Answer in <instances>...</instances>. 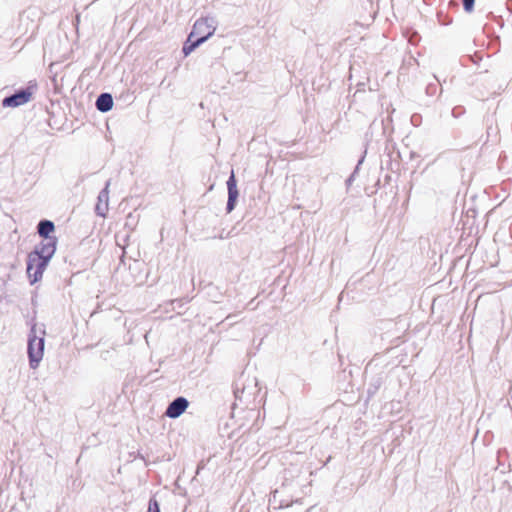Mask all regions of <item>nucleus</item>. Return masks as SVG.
Listing matches in <instances>:
<instances>
[{
    "label": "nucleus",
    "instance_id": "aec40b11",
    "mask_svg": "<svg viewBox=\"0 0 512 512\" xmlns=\"http://www.w3.org/2000/svg\"><path fill=\"white\" fill-rule=\"evenodd\" d=\"M227 236H224V234L219 235V239H225Z\"/></svg>",
    "mask_w": 512,
    "mask_h": 512
},
{
    "label": "nucleus",
    "instance_id": "7ed1b4c3",
    "mask_svg": "<svg viewBox=\"0 0 512 512\" xmlns=\"http://www.w3.org/2000/svg\"><path fill=\"white\" fill-rule=\"evenodd\" d=\"M36 90L37 83L35 81H30L26 87L15 90L13 94L4 97L2 99V107L16 108L24 105L31 100L32 95Z\"/></svg>",
    "mask_w": 512,
    "mask_h": 512
},
{
    "label": "nucleus",
    "instance_id": "9d476101",
    "mask_svg": "<svg viewBox=\"0 0 512 512\" xmlns=\"http://www.w3.org/2000/svg\"><path fill=\"white\" fill-rule=\"evenodd\" d=\"M54 230L55 225L51 220L42 219L38 222L37 233L41 238H43L42 240L57 239L55 236H51V233L54 232Z\"/></svg>",
    "mask_w": 512,
    "mask_h": 512
},
{
    "label": "nucleus",
    "instance_id": "ddd939ff",
    "mask_svg": "<svg viewBox=\"0 0 512 512\" xmlns=\"http://www.w3.org/2000/svg\"><path fill=\"white\" fill-rule=\"evenodd\" d=\"M365 155H366V150L364 151V154L361 156V158L358 160V163H357L354 171L352 172V174L347 178V180H346V185L347 186H350L352 184V182L354 181L355 176H356V174L359 171V167H360V165L363 163V161L365 159Z\"/></svg>",
    "mask_w": 512,
    "mask_h": 512
},
{
    "label": "nucleus",
    "instance_id": "39448f33",
    "mask_svg": "<svg viewBox=\"0 0 512 512\" xmlns=\"http://www.w3.org/2000/svg\"><path fill=\"white\" fill-rule=\"evenodd\" d=\"M400 152L396 148V144L392 142H387L383 158L381 160V168L388 169L392 172H397L400 169Z\"/></svg>",
    "mask_w": 512,
    "mask_h": 512
},
{
    "label": "nucleus",
    "instance_id": "a211bd4d",
    "mask_svg": "<svg viewBox=\"0 0 512 512\" xmlns=\"http://www.w3.org/2000/svg\"><path fill=\"white\" fill-rule=\"evenodd\" d=\"M209 31L208 28L203 27L200 31H198V36L204 35Z\"/></svg>",
    "mask_w": 512,
    "mask_h": 512
},
{
    "label": "nucleus",
    "instance_id": "6e6552de",
    "mask_svg": "<svg viewBox=\"0 0 512 512\" xmlns=\"http://www.w3.org/2000/svg\"><path fill=\"white\" fill-rule=\"evenodd\" d=\"M57 242V239L42 240L30 253H36L41 256L42 259L50 262L51 258L55 254Z\"/></svg>",
    "mask_w": 512,
    "mask_h": 512
},
{
    "label": "nucleus",
    "instance_id": "f3484780",
    "mask_svg": "<svg viewBox=\"0 0 512 512\" xmlns=\"http://www.w3.org/2000/svg\"><path fill=\"white\" fill-rule=\"evenodd\" d=\"M463 9L467 13H471L474 10L475 0H462Z\"/></svg>",
    "mask_w": 512,
    "mask_h": 512
},
{
    "label": "nucleus",
    "instance_id": "4468645a",
    "mask_svg": "<svg viewBox=\"0 0 512 512\" xmlns=\"http://www.w3.org/2000/svg\"><path fill=\"white\" fill-rule=\"evenodd\" d=\"M147 512H160V504L155 497L150 498Z\"/></svg>",
    "mask_w": 512,
    "mask_h": 512
},
{
    "label": "nucleus",
    "instance_id": "412c9836",
    "mask_svg": "<svg viewBox=\"0 0 512 512\" xmlns=\"http://www.w3.org/2000/svg\"><path fill=\"white\" fill-rule=\"evenodd\" d=\"M234 394L236 397H238V389L236 391H234Z\"/></svg>",
    "mask_w": 512,
    "mask_h": 512
},
{
    "label": "nucleus",
    "instance_id": "1a4fd4ad",
    "mask_svg": "<svg viewBox=\"0 0 512 512\" xmlns=\"http://www.w3.org/2000/svg\"><path fill=\"white\" fill-rule=\"evenodd\" d=\"M109 186L110 180L106 182L105 187L98 194V202L95 206V213L101 217H105L106 212L108 211Z\"/></svg>",
    "mask_w": 512,
    "mask_h": 512
},
{
    "label": "nucleus",
    "instance_id": "2eb2a0df",
    "mask_svg": "<svg viewBox=\"0 0 512 512\" xmlns=\"http://www.w3.org/2000/svg\"><path fill=\"white\" fill-rule=\"evenodd\" d=\"M196 48L194 47V45L192 44V42L187 38V40L185 41V43L183 44V47H182V52L185 56H188L190 53H192Z\"/></svg>",
    "mask_w": 512,
    "mask_h": 512
},
{
    "label": "nucleus",
    "instance_id": "f257e3e1",
    "mask_svg": "<svg viewBox=\"0 0 512 512\" xmlns=\"http://www.w3.org/2000/svg\"><path fill=\"white\" fill-rule=\"evenodd\" d=\"M40 334V336L37 335L36 324H33L28 335L27 345L29 365L32 369H36L39 366L44 354L45 331L41 330Z\"/></svg>",
    "mask_w": 512,
    "mask_h": 512
},
{
    "label": "nucleus",
    "instance_id": "423d86ee",
    "mask_svg": "<svg viewBox=\"0 0 512 512\" xmlns=\"http://www.w3.org/2000/svg\"><path fill=\"white\" fill-rule=\"evenodd\" d=\"M227 190H228V200L226 204V212L231 213L237 204V200L239 197V191L237 188V179L234 174V171H231V174L226 182Z\"/></svg>",
    "mask_w": 512,
    "mask_h": 512
},
{
    "label": "nucleus",
    "instance_id": "0eeeda50",
    "mask_svg": "<svg viewBox=\"0 0 512 512\" xmlns=\"http://www.w3.org/2000/svg\"><path fill=\"white\" fill-rule=\"evenodd\" d=\"M188 406V399L183 396H178L168 404L165 415L168 418L176 419L186 411Z\"/></svg>",
    "mask_w": 512,
    "mask_h": 512
},
{
    "label": "nucleus",
    "instance_id": "9b49d317",
    "mask_svg": "<svg viewBox=\"0 0 512 512\" xmlns=\"http://www.w3.org/2000/svg\"><path fill=\"white\" fill-rule=\"evenodd\" d=\"M113 97L110 93L104 92L101 93L95 102V107L98 111L102 113H107L113 108Z\"/></svg>",
    "mask_w": 512,
    "mask_h": 512
},
{
    "label": "nucleus",
    "instance_id": "dca6fc26",
    "mask_svg": "<svg viewBox=\"0 0 512 512\" xmlns=\"http://www.w3.org/2000/svg\"><path fill=\"white\" fill-rule=\"evenodd\" d=\"M437 90H438V85L436 83H429L426 86L425 93H426V95L432 97V96L436 95Z\"/></svg>",
    "mask_w": 512,
    "mask_h": 512
},
{
    "label": "nucleus",
    "instance_id": "f03ea898",
    "mask_svg": "<svg viewBox=\"0 0 512 512\" xmlns=\"http://www.w3.org/2000/svg\"><path fill=\"white\" fill-rule=\"evenodd\" d=\"M214 23V19L208 17L200 18L194 23L188 39L192 42L195 48H198L214 34Z\"/></svg>",
    "mask_w": 512,
    "mask_h": 512
},
{
    "label": "nucleus",
    "instance_id": "6ab92c4d",
    "mask_svg": "<svg viewBox=\"0 0 512 512\" xmlns=\"http://www.w3.org/2000/svg\"><path fill=\"white\" fill-rule=\"evenodd\" d=\"M462 113L463 111H456L455 109L452 111V115L455 118H458Z\"/></svg>",
    "mask_w": 512,
    "mask_h": 512
},
{
    "label": "nucleus",
    "instance_id": "f8f14e48",
    "mask_svg": "<svg viewBox=\"0 0 512 512\" xmlns=\"http://www.w3.org/2000/svg\"><path fill=\"white\" fill-rule=\"evenodd\" d=\"M383 381L384 378L382 375H377L370 380L367 387L368 398H372L378 392L383 384Z\"/></svg>",
    "mask_w": 512,
    "mask_h": 512
},
{
    "label": "nucleus",
    "instance_id": "20e7f679",
    "mask_svg": "<svg viewBox=\"0 0 512 512\" xmlns=\"http://www.w3.org/2000/svg\"><path fill=\"white\" fill-rule=\"evenodd\" d=\"M49 262L44 260L36 253H29L26 262V271L30 279V283L34 284L41 280L43 272L48 266Z\"/></svg>",
    "mask_w": 512,
    "mask_h": 512
}]
</instances>
